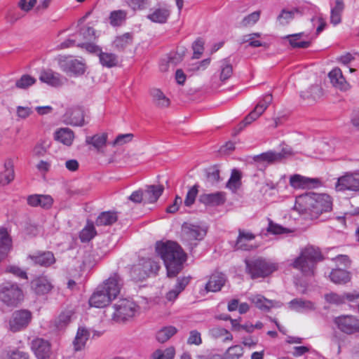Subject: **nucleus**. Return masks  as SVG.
Listing matches in <instances>:
<instances>
[{
    "label": "nucleus",
    "instance_id": "f257e3e1",
    "mask_svg": "<svg viewBox=\"0 0 359 359\" xmlns=\"http://www.w3.org/2000/svg\"><path fill=\"white\" fill-rule=\"evenodd\" d=\"M156 251L163 260L168 277H174L182 269L186 255L179 245L175 242H157Z\"/></svg>",
    "mask_w": 359,
    "mask_h": 359
},
{
    "label": "nucleus",
    "instance_id": "f03ea898",
    "mask_svg": "<svg viewBox=\"0 0 359 359\" xmlns=\"http://www.w3.org/2000/svg\"><path fill=\"white\" fill-rule=\"evenodd\" d=\"M321 259L322 255L318 248L307 246L302 250L292 266L304 276H312L314 274L316 264Z\"/></svg>",
    "mask_w": 359,
    "mask_h": 359
},
{
    "label": "nucleus",
    "instance_id": "7ed1b4c3",
    "mask_svg": "<svg viewBox=\"0 0 359 359\" xmlns=\"http://www.w3.org/2000/svg\"><path fill=\"white\" fill-rule=\"evenodd\" d=\"M245 264L246 272L252 279L264 278L276 269L275 264L261 257L245 260Z\"/></svg>",
    "mask_w": 359,
    "mask_h": 359
},
{
    "label": "nucleus",
    "instance_id": "20e7f679",
    "mask_svg": "<svg viewBox=\"0 0 359 359\" xmlns=\"http://www.w3.org/2000/svg\"><path fill=\"white\" fill-rule=\"evenodd\" d=\"M22 299V291L16 283L5 282L0 285V300L4 304L17 306Z\"/></svg>",
    "mask_w": 359,
    "mask_h": 359
},
{
    "label": "nucleus",
    "instance_id": "39448f33",
    "mask_svg": "<svg viewBox=\"0 0 359 359\" xmlns=\"http://www.w3.org/2000/svg\"><path fill=\"white\" fill-rule=\"evenodd\" d=\"M159 269L158 262L150 258L140 259L130 269V276L135 280H143L151 273H156Z\"/></svg>",
    "mask_w": 359,
    "mask_h": 359
},
{
    "label": "nucleus",
    "instance_id": "423d86ee",
    "mask_svg": "<svg viewBox=\"0 0 359 359\" xmlns=\"http://www.w3.org/2000/svg\"><path fill=\"white\" fill-rule=\"evenodd\" d=\"M113 319L116 322H123L134 317L138 311V306L130 299L119 300L114 306Z\"/></svg>",
    "mask_w": 359,
    "mask_h": 359
},
{
    "label": "nucleus",
    "instance_id": "0eeeda50",
    "mask_svg": "<svg viewBox=\"0 0 359 359\" xmlns=\"http://www.w3.org/2000/svg\"><path fill=\"white\" fill-rule=\"evenodd\" d=\"M291 155H292V151L290 147L287 146L283 147L280 152L269 151L257 155L254 157V161L257 166L265 167L268 164L280 161Z\"/></svg>",
    "mask_w": 359,
    "mask_h": 359
},
{
    "label": "nucleus",
    "instance_id": "6e6552de",
    "mask_svg": "<svg viewBox=\"0 0 359 359\" xmlns=\"http://www.w3.org/2000/svg\"><path fill=\"white\" fill-rule=\"evenodd\" d=\"M32 318V313L26 309L14 311L8 321V328L13 332H19L26 328Z\"/></svg>",
    "mask_w": 359,
    "mask_h": 359
},
{
    "label": "nucleus",
    "instance_id": "1a4fd4ad",
    "mask_svg": "<svg viewBox=\"0 0 359 359\" xmlns=\"http://www.w3.org/2000/svg\"><path fill=\"white\" fill-rule=\"evenodd\" d=\"M334 324L338 329L346 334L359 332V318L352 315H341L336 317Z\"/></svg>",
    "mask_w": 359,
    "mask_h": 359
},
{
    "label": "nucleus",
    "instance_id": "9d476101",
    "mask_svg": "<svg viewBox=\"0 0 359 359\" xmlns=\"http://www.w3.org/2000/svg\"><path fill=\"white\" fill-rule=\"evenodd\" d=\"M335 188L337 191H359V172H346L338 178Z\"/></svg>",
    "mask_w": 359,
    "mask_h": 359
},
{
    "label": "nucleus",
    "instance_id": "9b49d317",
    "mask_svg": "<svg viewBox=\"0 0 359 359\" xmlns=\"http://www.w3.org/2000/svg\"><path fill=\"white\" fill-rule=\"evenodd\" d=\"M273 100L271 94L265 95L263 98L257 103L254 110L252 111L243 121L241 124L243 127L250 124L254 121L257 120L267 109L269 105Z\"/></svg>",
    "mask_w": 359,
    "mask_h": 359
},
{
    "label": "nucleus",
    "instance_id": "f8f14e48",
    "mask_svg": "<svg viewBox=\"0 0 359 359\" xmlns=\"http://www.w3.org/2000/svg\"><path fill=\"white\" fill-rule=\"evenodd\" d=\"M122 285L123 280L118 274H114L100 285L112 300L119 294Z\"/></svg>",
    "mask_w": 359,
    "mask_h": 359
},
{
    "label": "nucleus",
    "instance_id": "ddd939ff",
    "mask_svg": "<svg viewBox=\"0 0 359 359\" xmlns=\"http://www.w3.org/2000/svg\"><path fill=\"white\" fill-rule=\"evenodd\" d=\"M313 205L312 208V217H317L323 212H328L332 209V202L329 196L326 194H314Z\"/></svg>",
    "mask_w": 359,
    "mask_h": 359
},
{
    "label": "nucleus",
    "instance_id": "4468645a",
    "mask_svg": "<svg viewBox=\"0 0 359 359\" xmlns=\"http://www.w3.org/2000/svg\"><path fill=\"white\" fill-rule=\"evenodd\" d=\"M39 80L52 87H59L64 84L66 79L60 73L50 69H42L40 72Z\"/></svg>",
    "mask_w": 359,
    "mask_h": 359
},
{
    "label": "nucleus",
    "instance_id": "2eb2a0df",
    "mask_svg": "<svg viewBox=\"0 0 359 359\" xmlns=\"http://www.w3.org/2000/svg\"><path fill=\"white\" fill-rule=\"evenodd\" d=\"M63 121L67 125L77 127H81L86 123L84 112L79 108L67 110L63 116Z\"/></svg>",
    "mask_w": 359,
    "mask_h": 359
},
{
    "label": "nucleus",
    "instance_id": "dca6fc26",
    "mask_svg": "<svg viewBox=\"0 0 359 359\" xmlns=\"http://www.w3.org/2000/svg\"><path fill=\"white\" fill-rule=\"evenodd\" d=\"M61 69L69 76H78L84 74L85 65L78 60H69L60 62Z\"/></svg>",
    "mask_w": 359,
    "mask_h": 359
},
{
    "label": "nucleus",
    "instance_id": "f3484780",
    "mask_svg": "<svg viewBox=\"0 0 359 359\" xmlns=\"http://www.w3.org/2000/svg\"><path fill=\"white\" fill-rule=\"evenodd\" d=\"M112 299L99 285L89 299L90 306L102 308L107 306Z\"/></svg>",
    "mask_w": 359,
    "mask_h": 359
},
{
    "label": "nucleus",
    "instance_id": "a211bd4d",
    "mask_svg": "<svg viewBox=\"0 0 359 359\" xmlns=\"http://www.w3.org/2000/svg\"><path fill=\"white\" fill-rule=\"evenodd\" d=\"M32 349L39 359H46L50 355V343L41 338H36L32 342Z\"/></svg>",
    "mask_w": 359,
    "mask_h": 359
},
{
    "label": "nucleus",
    "instance_id": "6ab92c4d",
    "mask_svg": "<svg viewBox=\"0 0 359 359\" xmlns=\"http://www.w3.org/2000/svg\"><path fill=\"white\" fill-rule=\"evenodd\" d=\"M313 194L301 195L296 198L294 209L300 214L308 213L311 216L313 205Z\"/></svg>",
    "mask_w": 359,
    "mask_h": 359
},
{
    "label": "nucleus",
    "instance_id": "aec40b11",
    "mask_svg": "<svg viewBox=\"0 0 359 359\" xmlns=\"http://www.w3.org/2000/svg\"><path fill=\"white\" fill-rule=\"evenodd\" d=\"M226 201L225 194L217 191L210 194H203L199 197V201L208 206H218L224 203Z\"/></svg>",
    "mask_w": 359,
    "mask_h": 359
},
{
    "label": "nucleus",
    "instance_id": "412c9836",
    "mask_svg": "<svg viewBox=\"0 0 359 359\" xmlns=\"http://www.w3.org/2000/svg\"><path fill=\"white\" fill-rule=\"evenodd\" d=\"M249 300L260 310L267 311L273 307H280L281 303L268 299L261 294H253L249 297Z\"/></svg>",
    "mask_w": 359,
    "mask_h": 359
},
{
    "label": "nucleus",
    "instance_id": "4be33fe9",
    "mask_svg": "<svg viewBox=\"0 0 359 359\" xmlns=\"http://www.w3.org/2000/svg\"><path fill=\"white\" fill-rule=\"evenodd\" d=\"M226 281V276L219 272L212 274L205 285L207 292H216L221 290Z\"/></svg>",
    "mask_w": 359,
    "mask_h": 359
},
{
    "label": "nucleus",
    "instance_id": "5701e85b",
    "mask_svg": "<svg viewBox=\"0 0 359 359\" xmlns=\"http://www.w3.org/2000/svg\"><path fill=\"white\" fill-rule=\"evenodd\" d=\"M288 40L290 46L294 48H307L311 45V40L308 39V35L304 32L294 34H289L284 37Z\"/></svg>",
    "mask_w": 359,
    "mask_h": 359
},
{
    "label": "nucleus",
    "instance_id": "b1692460",
    "mask_svg": "<svg viewBox=\"0 0 359 359\" xmlns=\"http://www.w3.org/2000/svg\"><path fill=\"white\" fill-rule=\"evenodd\" d=\"M183 231L187 238L190 241H201L207 233V230L205 227L194 224L184 226Z\"/></svg>",
    "mask_w": 359,
    "mask_h": 359
},
{
    "label": "nucleus",
    "instance_id": "393cba45",
    "mask_svg": "<svg viewBox=\"0 0 359 359\" xmlns=\"http://www.w3.org/2000/svg\"><path fill=\"white\" fill-rule=\"evenodd\" d=\"M107 133H97L93 136H87L85 142L86 144L91 145L97 151L103 152V149L107 144Z\"/></svg>",
    "mask_w": 359,
    "mask_h": 359
},
{
    "label": "nucleus",
    "instance_id": "a878e982",
    "mask_svg": "<svg viewBox=\"0 0 359 359\" xmlns=\"http://www.w3.org/2000/svg\"><path fill=\"white\" fill-rule=\"evenodd\" d=\"M255 238V235L251 232L239 229L238 236L235 244V248L236 250H250L252 248V245L250 242L254 240Z\"/></svg>",
    "mask_w": 359,
    "mask_h": 359
},
{
    "label": "nucleus",
    "instance_id": "bb28decb",
    "mask_svg": "<svg viewBox=\"0 0 359 359\" xmlns=\"http://www.w3.org/2000/svg\"><path fill=\"white\" fill-rule=\"evenodd\" d=\"M27 203L33 207L39 206L44 209H49L53 203V199L50 195H32L27 198Z\"/></svg>",
    "mask_w": 359,
    "mask_h": 359
},
{
    "label": "nucleus",
    "instance_id": "cd10ccee",
    "mask_svg": "<svg viewBox=\"0 0 359 359\" xmlns=\"http://www.w3.org/2000/svg\"><path fill=\"white\" fill-rule=\"evenodd\" d=\"M332 85L343 91H346L349 89V84L345 80L343 76L342 72L339 68L333 69L328 74Z\"/></svg>",
    "mask_w": 359,
    "mask_h": 359
},
{
    "label": "nucleus",
    "instance_id": "c85d7f7f",
    "mask_svg": "<svg viewBox=\"0 0 359 359\" xmlns=\"http://www.w3.org/2000/svg\"><path fill=\"white\" fill-rule=\"evenodd\" d=\"M164 190L162 185H149L144 192V203H152L157 201Z\"/></svg>",
    "mask_w": 359,
    "mask_h": 359
},
{
    "label": "nucleus",
    "instance_id": "c756f323",
    "mask_svg": "<svg viewBox=\"0 0 359 359\" xmlns=\"http://www.w3.org/2000/svg\"><path fill=\"white\" fill-rule=\"evenodd\" d=\"M190 281V277H180L177 279L175 287L166 294V299L169 302L175 301L178 295L185 289Z\"/></svg>",
    "mask_w": 359,
    "mask_h": 359
},
{
    "label": "nucleus",
    "instance_id": "7c9ffc66",
    "mask_svg": "<svg viewBox=\"0 0 359 359\" xmlns=\"http://www.w3.org/2000/svg\"><path fill=\"white\" fill-rule=\"evenodd\" d=\"M14 165L11 158H8L4 163V170L0 172V185L5 186L14 180Z\"/></svg>",
    "mask_w": 359,
    "mask_h": 359
},
{
    "label": "nucleus",
    "instance_id": "2f4dec72",
    "mask_svg": "<svg viewBox=\"0 0 359 359\" xmlns=\"http://www.w3.org/2000/svg\"><path fill=\"white\" fill-rule=\"evenodd\" d=\"M53 285L46 277H39L32 282V288L36 294H44L51 290Z\"/></svg>",
    "mask_w": 359,
    "mask_h": 359
},
{
    "label": "nucleus",
    "instance_id": "473e14b6",
    "mask_svg": "<svg viewBox=\"0 0 359 359\" xmlns=\"http://www.w3.org/2000/svg\"><path fill=\"white\" fill-rule=\"evenodd\" d=\"M90 337V332L84 327H79L74 340L73 341L74 348L76 351L83 349Z\"/></svg>",
    "mask_w": 359,
    "mask_h": 359
},
{
    "label": "nucleus",
    "instance_id": "72a5a7b5",
    "mask_svg": "<svg viewBox=\"0 0 359 359\" xmlns=\"http://www.w3.org/2000/svg\"><path fill=\"white\" fill-rule=\"evenodd\" d=\"M289 308L297 312H306L315 309L314 304L310 301L302 299H294L289 302Z\"/></svg>",
    "mask_w": 359,
    "mask_h": 359
},
{
    "label": "nucleus",
    "instance_id": "f704fd0d",
    "mask_svg": "<svg viewBox=\"0 0 359 359\" xmlns=\"http://www.w3.org/2000/svg\"><path fill=\"white\" fill-rule=\"evenodd\" d=\"M317 180L303 177L300 175H294L290 177V184L294 189H306L311 187Z\"/></svg>",
    "mask_w": 359,
    "mask_h": 359
},
{
    "label": "nucleus",
    "instance_id": "c9c22d12",
    "mask_svg": "<svg viewBox=\"0 0 359 359\" xmlns=\"http://www.w3.org/2000/svg\"><path fill=\"white\" fill-rule=\"evenodd\" d=\"M170 15V11L165 7H158L153 9L147 15V18L156 23H165Z\"/></svg>",
    "mask_w": 359,
    "mask_h": 359
},
{
    "label": "nucleus",
    "instance_id": "e433bc0d",
    "mask_svg": "<svg viewBox=\"0 0 359 359\" xmlns=\"http://www.w3.org/2000/svg\"><path fill=\"white\" fill-rule=\"evenodd\" d=\"M30 259L36 264L41 266H49L55 262L53 254L51 252H43L37 255H31Z\"/></svg>",
    "mask_w": 359,
    "mask_h": 359
},
{
    "label": "nucleus",
    "instance_id": "4c0bfd02",
    "mask_svg": "<svg viewBox=\"0 0 359 359\" xmlns=\"http://www.w3.org/2000/svg\"><path fill=\"white\" fill-rule=\"evenodd\" d=\"M185 51L184 49L177 50L176 52L170 53L168 57L167 64L163 62L160 65L161 70L165 72L170 66L174 67L183 60Z\"/></svg>",
    "mask_w": 359,
    "mask_h": 359
},
{
    "label": "nucleus",
    "instance_id": "58836bf2",
    "mask_svg": "<svg viewBox=\"0 0 359 359\" xmlns=\"http://www.w3.org/2000/svg\"><path fill=\"white\" fill-rule=\"evenodd\" d=\"M55 138L56 140L62 143L63 144L70 146L74 141V132L69 128H60L56 131L55 134Z\"/></svg>",
    "mask_w": 359,
    "mask_h": 359
},
{
    "label": "nucleus",
    "instance_id": "ea45409f",
    "mask_svg": "<svg viewBox=\"0 0 359 359\" xmlns=\"http://www.w3.org/2000/svg\"><path fill=\"white\" fill-rule=\"evenodd\" d=\"M151 95L154 104L159 108H165L170 104V99L159 89L155 88L151 90Z\"/></svg>",
    "mask_w": 359,
    "mask_h": 359
},
{
    "label": "nucleus",
    "instance_id": "a19ab883",
    "mask_svg": "<svg viewBox=\"0 0 359 359\" xmlns=\"http://www.w3.org/2000/svg\"><path fill=\"white\" fill-rule=\"evenodd\" d=\"M11 248V239L4 229H0V261L5 257Z\"/></svg>",
    "mask_w": 359,
    "mask_h": 359
},
{
    "label": "nucleus",
    "instance_id": "79ce46f5",
    "mask_svg": "<svg viewBox=\"0 0 359 359\" xmlns=\"http://www.w3.org/2000/svg\"><path fill=\"white\" fill-rule=\"evenodd\" d=\"M330 280L335 284H345L351 279L348 271L341 269H336L332 271L330 275Z\"/></svg>",
    "mask_w": 359,
    "mask_h": 359
},
{
    "label": "nucleus",
    "instance_id": "37998d69",
    "mask_svg": "<svg viewBox=\"0 0 359 359\" xmlns=\"http://www.w3.org/2000/svg\"><path fill=\"white\" fill-rule=\"evenodd\" d=\"M344 9V0H335V5L331 9L330 22L334 25L341 22V13Z\"/></svg>",
    "mask_w": 359,
    "mask_h": 359
},
{
    "label": "nucleus",
    "instance_id": "c03bdc74",
    "mask_svg": "<svg viewBox=\"0 0 359 359\" xmlns=\"http://www.w3.org/2000/svg\"><path fill=\"white\" fill-rule=\"evenodd\" d=\"M117 219L116 212L111 211L103 212L97 217L96 224L97 226L111 225L116 222Z\"/></svg>",
    "mask_w": 359,
    "mask_h": 359
},
{
    "label": "nucleus",
    "instance_id": "a18cd8bd",
    "mask_svg": "<svg viewBox=\"0 0 359 359\" xmlns=\"http://www.w3.org/2000/svg\"><path fill=\"white\" fill-rule=\"evenodd\" d=\"M99 59L101 65L108 68L113 67L118 64L117 56L111 53L100 51L99 53Z\"/></svg>",
    "mask_w": 359,
    "mask_h": 359
},
{
    "label": "nucleus",
    "instance_id": "49530a36",
    "mask_svg": "<svg viewBox=\"0 0 359 359\" xmlns=\"http://www.w3.org/2000/svg\"><path fill=\"white\" fill-rule=\"evenodd\" d=\"M177 328L174 326L163 327L156 333V339L160 343H164L177 333Z\"/></svg>",
    "mask_w": 359,
    "mask_h": 359
},
{
    "label": "nucleus",
    "instance_id": "de8ad7c7",
    "mask_svg": "<svg viewBox=\"0 0 359 359\" xmlns=\"http://www.w3.org/2000/svg\"><path fill=\"white\" fill-rule=\"evenodd\" d=\"M127 12L123 10L114 11L109 15V23L113 27L121 25L126 19Z\"/></svg>",
    "mask_w": 359,
    "mask_h": 359
},
{
    "label": "nucleus",
    "instance_id": "09e8293b",
    "mask_svg": "<svg viewBox=\"0 0 359 359\" xmlns=\"http://www.w3.org/2000/svg\"><path fill=\"white\" fill-rule=\"evenodd\" d=\"M355 297H359V294L355 295L353 294H346L345 296H341L336 293H330L325 295V299L327 302L335 304H342L345 298L350 301H353Z\"/></svg>",
    "mask_w": 359,
    "mask_h": 359
},
{
    "label": "nucleus",
    "instance_id": "8fccbe9b",
    "mask_svg": "<svg viewBox=\"0 0 359 359\" xmlns=\"http://www.w3.org/2000/svg\"><path fill=\"white\" fill-rule=\"evenodd\" d=\"M175 355L174 347L170 346L165 349H157L152 353L151 359H173Z\"/></svg>",
    "mask_w": 359,
    "mask_h": 359
},
{
    "label": "nucleus",
    "instance_id": "3c124183",
    "mask_svg": "<svg viewBox=\"0 0 359 359\" xmlns=\"http://www.w3.org/2000/svg\"><path fill=\"white\" fill-rule=\"evenodd\" d=\"M209 335L213 339L224 337V341H231L232 334L226 329L220 327H214L209 330Z\"/></svg>",
    "mask_w": 359,
    "mask_h": 359
},
{
    "label": "nucleus",
    "instance_id": "603ef678",
    "mask_svg": "<svg viewBox=\"0 0 359 359\" xmlns=\"http://www.w3.org/2000/svg\"><path fill=\"white\" fill-rule=\"evenodd\" d=\"M233 74V67L229 62L226 60H224L221 62L220 65V73L219 79L224 82L229 79Z\"/></svg>",
    "mask_w": 359,
    "mask_h": 359
},
{
    "label": "nucleus",
    "instance_id": "864d4df0",
    "mask_svg": "<svg viewBox=\"0 0 359 359\" xmlns=\"http://www.w3.org/2000/svg\"><path fill=\"white\" fill-rule=\"evenodd\" d=\"M36 79L29 75L23 74L19 79L15 81V87L20 89H27L35 84Z\"/></svg>",
    "mask_w": 359,
    "mask_h": 359
},
{
    "label": "nucleus",
    "instance_id": "5fc2aeb1",
    "mask_svg": "<svg viewBox=\"0 0 359 359\" xmlns=\"http://www.w3.org/2000/svg\"><path fill=\"white\" fill-rule=\"evenodd\" d=\"M49 144L46 140H39L32 149V155L34 157L40 158L44 156L47 152Z\"/></svg>",
    "mask_w": 359,
    "mask_h": 359
},
{
    "label": "nucleus",
    "instance_id": "6e6d98bb",
    "mask_svg": "<svg viewBox=\"0 0 359 359\" xmlns=\"http://www.w3.org/2000/svg\"><path fill=\"white\" fill-rule=\"evenodd\" d=\"M96 234L93 224L88 222L80 232V239L82 242L90 241Z\"/></svg>",
    "mask_w": 359,
    "mask_h": 359
},
{
    "label": "nucleus",
    "instance_id": "4d7b16f0",
    "mask_svg": "<svg viewBox=\"0 0 359 359\" xmlns=\"http://www.w3.org/2000/svg\"><path fill=\"white\" fill-rule=\"evenodd\" d=\"M1 359H29L27 353L14 349L5 351L1 354Z\"/></svg>",
    "mask_w": 359,
    "mask_h": 359
},
{
    "label": "nucleus",
    "instance_id": "13d9d810",
    "mask_svg": "<svg viewBox=\"0 0 359 359\" xmlns=\"http://www.w3.org/2000/svg\"><path fill=\"white\" fill-rule=\"evenodd\" d=\"M73 313L72 311H67L60 313L55 320V326L57 329H62L72 320Z\"/></svg>",
    "mask_w": 359,
    "mask_h": 359
},
{
    "label": "nucleus",
    "instance_id": "bf43d9fd",
    "mask_svg": "<svg viewBox=\"0 0 359 359\" xmlns=\"http://www.w3.org/2000/svg\"><path fill=\"white\" fill-rule=\"evenodd\" d=\"M243 354V349L239 345L233 346L229 347L226 353L225 358L226 359H238Z\"/></svg>",
    "mask_w": 359,
    "mask_h": 359
},
{
    "label": "nucleus",
    "instance_id": "052dcab7",
    "mask_svg": "<svg viewBox=\"0 0 359 359\" xmlns=\"http://www.w3.org/2000/svg\"><path fill=\"white\" fill-rule=\"evenodd\" d=\"M241 173L238 170H233L231 177L227 182V187L233 191L236 190L241 184Z\"/></svg>",
    "mask_w": 359,
    "mask_h": 359
},
{
    "label": "nucleus",
    "instance_id": "680f3d73",
    "mask_svg": "<svg viewBox=\"0 0 359 359\" xmlns=\"http://www.w3.org/2000/svg\"><path fill=\"white\" fill-rule=\"evenodd\" d=\"M132 41L131 35L129 33L123 34L122 36L116 37L114 40V46L118 49H123Z\"/></svg>",
    "mask_w": 359,
    "mask_h": 359
},
{
    "label": "nucleus",
    "instance_id": "e2e57ef3",
    "mask_svg": "<svg viewBox=\"0 0 359 359\" xmlns=\"http://www.w3.org/2000/svg\"><path fill=\"white\" fill-rule=\"evenodd\" d=\"M294 15V11L283 10L277 20L280 25H285L293 19Z\"/></svg>",
    "mask_w": 359,
    "mask_h": 359
},
{
    "label": "nucleus",
    "instance_id": "0e129e2a",
    "mask_svg": "<svg viewBox=\"0 0 359 359\" xmlns=\"http://www.w3.org/2000/svg\"><path fill=\"white\" fill-rule=\"evenodd\" d=\"M260 11H255L245 17L241 22V25L245 27L252 25L258 21Z\"/></svg>",
    "mask_w": 359,
    "mask_h": 359
},
{
    "label": "nucleus",
    "instance_id": "69168bd1",
    "mask_svg": "<svg viewBox=\"0 0 359 359\" xmlns=\"http://www.w3.org/2000/svg\"><path fill=\"white\" fill-rule=\"evenodd\" d=\"M198 186H193L187 192L186 198L184 200V204L186 206H191L195 201L196 197L198 194Z\"/></svg>",
    "mask_w": 359,
    "mask_h": 359
},
{
    "label": "nucleus",
    "instance_id": "338daca9",
    "mask_svg": "<svg viewBox=\"0 0 359 359\" xmlns=\"http://www.w3.org/2000/svg\"><path fill=\"white\" fill-rule=\"evenodd\" d=\"M79 35L83 37L84 41H90L95 39V31L92 27H84L81 29Z\"/></svg>",
    "mask_w": 359,
    "mask_h": 359
},
{
    "label": "nucleus",
    "instance_id": "774afa93",
    "mask_svg": "<svg viewBox=\"0 0 359 359\" xmlns=\"http://www.w3.org/2000/svg\"><path fill=\"white\" fill-rule=\"evenodd\" d=\"M194 58H199L204 50V41L201 39H196L192 46Z\"/></svg>",
    "mask_w": 359,
    "mask_h": 359
}]
</instances>
